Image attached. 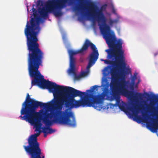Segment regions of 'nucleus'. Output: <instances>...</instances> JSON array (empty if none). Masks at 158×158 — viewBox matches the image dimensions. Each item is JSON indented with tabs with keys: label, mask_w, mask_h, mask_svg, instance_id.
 <instances>
[{
	"label": "nucleus",
	"mask_w": 158,
	"mask_h": 158,
	"mask_svg": "<svg viewBox=\"0 0 158 158\" xmlns=\"http://www.w3.org/2000/svg\"><path fill=\"white\" fill-rule=\"evenodd\" d=\"M28 69L30 77L34 78L31 80L32 86L36 85L53 93L55 98L54 103L59 110L56 112L51 111L49 113L47 111L41 109L39 111V115L35 119V122L29 121L28 119L26 120L34 125L35 128V131L37 132L29 137L28 145H24L23 147L25 151L30 155L31 158H44L45 156L41 152L37 138L41 132L42 124L40 117H43L42 120L46 126L42 128L44 134H51L55 132V130L50 127L52 124L51 119L53 117L54 122L56 123L75 127V118L69 109L80 106L92 107L100 110L103 108L102 105V96L86 93L72 87L60 85L55 82L47 81L41 74L39 68Z\"/></svg>",
	"instance_id": "1"
},
{
	"label": "nucleus",
	"mask_w": 158,
	"mask_h": 158,
	"mask_svg": "<svg viewBox=\"0 0 158 158\" xmlns=\"http://www.w3.org/2000/svg\"><path fill=\"white\" fill-rule=\"evenodd\" d=\"M89 15L94 20L96 19L100 28L102 31L104 38L105 39L109 49L105 51L108 54L107 57L112 60H115V64L117 66L125 67L124 52L123 50L122 42L121 39L117 40L113 31L110 29V26L114 24L113 20L110 19L108 21L109 25L106 23V19L102 9H105L106 4L98 9L97 6L92 2H89Z\"/></svg>",
	"instance_id": "2"
},
{
	"label": "nucleus",
	"mask_w": 158,
	"mask_h": 158,
	"mask_svg": "<svg viewBox=\"0 0 158 158\" xmlns=\"http://www.w3.org/2000/svg\"><path fill=\"white\" fill-rule=\"evenodd\" d=\"M110 74L112 81L111 83L112 87V93L110 97L111 101L115 100L116 104L119 108L122 110L125 111L126 109V104L123 101H120V96L122 95L125 96H128L130 94V91L126 88V82L124 80H122L118 84L117 88H115L116 83L118 81V73L116 69H114L111 70Z\"/></svg>",
	"instance_id": "3"
},
{
	"label": "nucleus",
	"mask_w": 158,
	"mask_h": 158,
	"mask_svg": "<svg viewBox=\"0 0 158 158\" xmlns=\"http://www.w3.org/2000/svg\"><path fill=\"white\" fill-rule=\"evenodd\" d=\"M50 105V102L46 104L31 98L27 93L26 100L22 104L19 117L23 120L28 119L29 121L35 122V119L39 115V113L35 111L36 109L39 106L47 108Z\"/></svg>",
	"instance_id": "4"
},
{
	"label": "nucleus",
	"mask_w": 158,
	"mask_h": 158,
	"mask_svg": "<svg viewBox=\"0 0 158 158\" xmlns=\"http://www.w3.org/2000/svg\"><path fill=\"white\" fill-rule=\"evenodd\" d=\"M132 106H130L128 108V110L131 111L133 116L136 119V121L140 123L141 122H145L147 119H149L153 122V124L151 125L150 123H147L148 126H150L152 128L156 131L158 127V123L157 120H152L151 118H149L148 115L146 113H142V115L143 118L138 115L139 113L140 109L138 108L134 104H132Z\"/></svg>",
	"instance_id": "5"
},
{
	"label": "nucleus",
	"mask_w": 158,
	"mask_h": 158,
	"mask_svg": "<svg viewBox=\"0 0 158 158\" xmlns=\"http://www.w3.org/2000/svg\"><path fill=\"white\" fill-rule=\"evenodd\" d=\"M56 2L54 0L50 1L46 3V6H43L42 8H38V10L40 17L44 19L48 18V13L53 12L56 17H58L62 15L61 12L57 10L56 6Z\"/></svg>",
	"instance_id": "6"
},
{
	"label": "nucleus",
	"mask_w": 158,
	"mask_h": 158,
	"mask_svg": "<svg viewBox=\"0 0 158 158\" xmlns=\"http://www.w3.org/2000/svg\"><path fill=\"white\" fill-rule=\"evenodd\" d=\"M94 45V44L91 42L89 40L86 39L83 44L82 47L80 49L76 51L72 50H69V53L70 57L73 56V55L78 53L84 55L86 53L89 46H90L91 48L92 45Z\"/></svg>",
	"instance_id": "7"
},
{
	"label": "nucleus",
	"mask_w": 158,
	"mask_h": 158,
	"mask_svg": "<svg viewBox=\"0 0 158 158\" xmlns=\"http://www.w3.org/2000/svg\"><path fill=\"white\" fill-rule=\"evenodd\" d=\"M91 49L92 52L89 55V61L87 66V69H89L93 65L98 58L99 53L95 45H92Z\"/></svg>",
	"instance_id": "8"
},
{
	"label": "nucleus",
	"mask_w": 158,
	"mask_h": 158,
	"mask_svg": "<svg viewBox=\"0 0 158 158\" xmlns=\"http://www.w3.org/2000/svg\"><path fill=\"white\" fill-rule=\"evenodd\" d=\"M75 61L73 56L70 57L69 72L70 73H74L75 69Z\"/></svg>",
	"instance_id": "9"
},
{
	"label": "nucleus",
	"mask_w": 158,
	"mask_h": 158,
	"mask_svg": "<svg viewBox=\"0 0 158 158\" xmlns=\"http://www.w3.org/2000/svg\"><path fill=\"white\" fill-rule=\"evenodd\" d=\"M136 79V75L134 74V76L132 77L131 79V87L133 88L135 83V80Z\"/></svg>",
	"instance_id": "10"
},
{
	"label": "nucleus",
	"mask_w": 158,
	"mask_h": 158,
	"mask_svg": "<svg viewBox=\"0 0 158 158\" xmlns=\"http://www.w3.org/2000/svg\"><path fill=\"white\" fill-rule=\"evenodd\" d=\"M135 97L136 99H142L143 97V95L142 94L136 92L135 93Z\"/></svg>",
	"instance_id": "11"
},
{
	"label": "nucleus",
	"mask_w": 158,
	"mask_h": 158,
	"mask_svg": "<svg viewBox=\"0 0 158 158\" xmlns=\"http://www.w3.org/2000/svg\"><path fill=\"white\" fill-rule=\"evenodd\" d=\"M72 73L73 74H74V80H78L80 79L81 78V77L80 74L79 75H77V74H76L75 73V72L74 73Z\"/></svg>",
	"instance_id": "12"
},
{
	"label": "nucleus",
	"mask_w": 158,
	"mask_h": 158,
	"mask_svg": "<svg viewBox=\"0 0 158 158\" xmlns=\"http://www.w3.org/2000/svg\"><path fill=\"white\" fill-rule=\"evenodd\" d=\"M98 87V86L97 85H94L91 87V90L88 89L86 90V91L87 92H91L96 89Z\"/></svg>",
	"instance_id": "13"
},
{
	"label": "nucleus",
	"mask_w": 158,
	"mask_h": 158,
	"mask_svg": "<svg viewBox=\"0 0 158 158\" xmlns=\"http://www.w3.org/2000/svg\"><path fill=\"white\" fill-rule=\"evenodd\" d=\"M34 6H35V5H33L32 10L33 15L34 16H35L37 15V11L36 9L34 8Z\"/></svg>",
	"instance_id": "14"
},
{
	"label": "nucleus",
	"mask_w": 158,
	"mask_h": 158,
	"mask_svg": "<svg viewBox=\"0 0 158 158\" xmlns=\"http://www.w3.org/2000/svg\"><path fill=\"white\" fill-rule=\"evenodd\" d=\"M108 91L106 90H104L102 92L101 94V95L103 97H104L105 96H107V93Z\"/></svg>",
	"instance_id": "15"
},
{
	"label": "nucleus",
	"mask_w": 158,
	"mask_h": 158,
	"mask_svg": "<svg viewBox=\"0 0 158 158\" xmlns=\"http://www.w3.org/2000/svg\"><path fill=\"white\" fill-rule=\"evenodd\" d=\"M81 9V6H76L75 8V10L77 11H79Z\"/></svg>",
	"instance_id": "16"
},
{
	"label": "nucleus",
	"mask_w": 158,
	"mask_h": 158,
	"mask_svg": "<svg viewBox=\"0 0 158 158\" xmlns=\"http://www.w3.org/2000/svg\"><path fill=\"white\" fill-rule=\"evenodd\" d=\"M86 74V73L85 72H83L80 74V76L81 77L85 76Z\"/></svg>",
	"instance_id": "17"
},
{
	"label": "nucleus",
	"mask_w": 158,
	"mask_h": 158,
	"mask_svg": "<svg viewBox=\"0 0 158 158\" xmlns=\"http://www.w3.org/2000/svg\"><path fill=\"white\" fill-rule=\"evenodd\" d=\"M111 61L110 60H105V63L107 64H110L111 63Z\"/></svg>",
	"instance_id": "18"
},
{
	"label": "nucleus",
	"mask_w": 158,
	"mask_h": 158,
	"mask_svg": "<svg viewBox=\"0 0 158 158\" xmlns=\"http://www.w3.org/2000/svg\"><path fill=\"white\" fill-rule=\"evenodd\" d=\"M118 22V19H115L114 20H113V22L114 24H116Z\"/></svg>",
	"instance_id": "19"
},
{
	"label": "nucleus",
	"mask_w": 158,
	"mask_h": 158,
	"mask_svg": "<svg viewBox=\"0 0 158 158\" xmlns=\"http://www.w3.org/2000/svg\"><path fill=\"white\" fill-rule=\"evenodd\" d=\"M157 55H158V52H156L154 54V56H156Z\"/></svg>",
	"instance_id": "20"
},
{
	"label": "nucleus",
	"mask_w": 158,
	"mask_h": 158,
	"mask_svg": "<svg viewBox=\"0 0 158 158\" xmlns=\"http://www.w3.org/2000/svg\"><path fill=\"white\" fill-rule=\"evenodd\" d=\"M146 95L148 98H149L151 96L150 95L147 93L146 94Z\"/></svg>",
	"instance_id": "21"
},
{
	"label": "nucleus",
	"mask_w": 158,
	"mask_h": 158,
	"mask_svg": "<svg viewBox=\"0 0 158 158\" xmlns=\"http://www.w3.org/2000/svg\"><path fill=\"white\" fill-rule=\"evenodd\" d=\"M152 97L153 98L156 99V96L155 95L153 94L152 95Z\"/></svg>",
	"instance_id": "22"
},
{
	"label": "nucleus",
	"mask_w": 158,
	"mask_h": 158,
	"mask_svg": "<svg viewBox=\"0 0 158 158\" xmlns=\"http://www.w3.org/2000/svg\"><path fill=\"white\" fill-rule=\"evenodd\" d=\"M40 4V1H37V6H39Z\"/></svg>",
	"instance_id": "23"
},
{
	"label": "nucleus",
	"mask_w": 158,
	"mask_h": 158,
	"mask_svg": "<svg viewBox=\"0 0 158 158\" xmlns=\"http://www.w3.org/2000/svg\"><path fill=\"white\" fill-rule=\"evenodd\" d=\"M103 60V59H101V60L102 61H104L105 62V60Z\"/></svg>",
	"instance_id": "24"
},
{
	"label": "nucleus",
	"mask_w": 158,
	"mask_h": 158,
	"mask_svg": "<svg viewBox=\"0 0 158 158\" xmlns=\"http://www.w3.org/2000/svg\"><path fill=\"white\" fill-rule=\"evenodd\" d=\"M46 136V134H44V136L45 137Z\"/></svg>",
	"instance_id": "25"
}]
</instances>
